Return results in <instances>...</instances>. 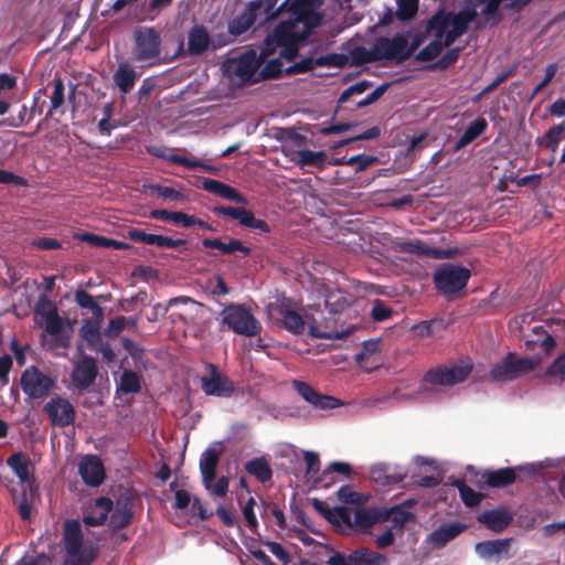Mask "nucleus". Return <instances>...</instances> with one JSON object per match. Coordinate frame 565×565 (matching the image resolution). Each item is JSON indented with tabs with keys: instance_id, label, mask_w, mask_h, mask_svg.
Returning <instances> with one entry per match:
<instances>
[{
	"instance_id": "obj_1",
	"label": "nucleus",
	"mask_w": 565,
	"mask_h": 565,
	"mask_svg": "<svg viewBox=\"0 0 565 565\" xmlns=\"http://www.w3.org/2000/svg\"><path fill=\"white\" fill-rule=\"evenodd\" d=\"M288 14V18L281 20L269 33L263 43V55L271 56L280 49V56L286 61H294L301 45L310 36L312 31L323 23L324 15H316L311 21L299 17L295 11H279Z\"/></svg>"
},
{
	"instance_id": "obj_2",
	"label": "nucleus",
	"mask_w": 565,
	"mask_h": 565,
	"mask_svg": "<svg viewBox=\"0 0 565 565\" xmlns=\"http://www.w3.org/2000/svg\"><path fill=\"white\" fill-rule=\"evenodd\" d=\"M319 297L324 299V306L330 317L319 322L313 316H306L309 321L308 333L316 339H342L344 333L335 328V316L342 313L351 303L350 295L341 289L332 288L324 282L317 284Z\"/></svg>"
},
{
	"instance_id": "obj_3",
	"label": "nucleus",
	"mask_w": 565,
	"mask_h": 565,
	"mask_svg": "<svg viewBox=\"0 0 565 565\" xmlns=\"http://www.w3.org/2000/svg\"><path fill=\"white\" fill-rule=\"evenodd\" d=\"M471 276L468 268L454 264H443L433 275L436 290L447 299L462 291Z\"/></svg>"
},
{
	"instance_id": "obj_4",
	"label": "nucleus",
	"mask_w": 565,
	"mask_h": 565,
	"mask_svg": "<svg viewBox=\"0 0 565 565\" xmlns=\"http://www.w3.org/2000/svg\"><path fill=\"white\" fill-rule=\"evenodd\" d=\"M222 323L234 333L245 337H256L262 331L260 322L248 308L241 303H230L221 312Z\"/></svg>"
},
{
	"instance_id": "obj_5",
	"label": "nucleus",
	"mask_w": 565,
	"mask_h": 565,
	"mask_svg": "<svg viewBox=\"0 0 565 565\" xmlns=\"http://www.w3.org/2000/svg\"><path fill=\"white\" fill-rule=\"evenodd\" d=\"M541 363L540 358H519L515 353H508L490 371L492 381L509 382L533 372Z\"/></svg>"
},
{
	"instance_id": "obj_6",
	"label": "nucleus",
	"mask_w": 565,
	"mask_h": 565,
	"mask_svg": "<svg viewBox=\"0 0 565 565\" xmlns=\"http://www.w3.org/2000/svg\"><path fill=\"white\" fill-rule=\"evenodd\" d=\"M162 39L154 26H137L134 31V60L153 62L160 58Z\"/></svg>"
},
{
	"instance_id": "obj_7",
	"label": "nucleus",
	"mask_w": 565,
	"mask_h": 565,
	"mask_svg": "<svg viewBox=\"0 0 565 565\" xmlns=\"http://www.w3.org/2000/svg\"><path fill=\"white\" fill-rule=\"evenodd\" d=\"M20 385L25 395L33 399L46 397L55 387V379L44 374L38 366L26 367L20 379Z\"/></svg>"
},
{
	"instance_id": "obj_8",
	"label": "nucleus",
	"mask_w": 565,
	"mask_h": 565,
	"mask_svg": "<svg viewBox=\"0 0 565 565\" xmlns=\"http://www.w3.org/2000/svg\"><path fill=\"white\" fill-rule=\"evenodd\" d=\"M472 371L469 363L455 364L451 367L437 366L427 371L423 381L438 386H452L462 383Z\"/></svg>"
},
{
	"instance_id": "obj_9",
	"label": "nucleus",
	"mask_w": 565,
	"mask_h": 565,
	"mask_svg": "<svg viewBox=\"0 0 565 565\" xmlns=\"http://www.w3.org/2000/svg\"><path fill=\"white\" fill-rule=\"evenodd\" d=\"M206 371L207 375L201 377V388L205 395L227 398L235 393V383L215 364L207 363Z\"/></svg>"
},
{
	"instance_id": "obj_10",
	"label": "nucleus",
	"mask_w": 565,
	"mask_h": 565,
	"mask_svg": "<svg viewBox=\"0 0 565 565\" xmlns=\"http://www.w3.org/2000/svg\"><path fill=\"white\" fill-rule=\"evenodd\" d=\"M393 250L401 254H411L416 256H424L433 259H448L455 256V250L436 248L427 245L424 241L401 239L397 238L393 242Z\"/></svg>"
},
{
	"instance_id": "obj_11",
	"label": "nucleus",
	"mask_w": 565,
	"mask_h": 565,
	"mask_svg": "<svg viewBox=\"0 0 565 565\" xmlns=\"http://www.w3.org/2000/svg\"><path fill=\"white\" fill-rule=\"evenodd\" d=\"M268 58L269 56L263 55V46L260 47L259 54L255 51H247L233 62V73L243 83H257L259 82V79H257V71Z\"/></svg>"
},
{
	"instance_id": "obj_12",
	"label": "nucleus",
	"mask_w": 565,
	"mask_h": 565,
	"mask_svg": "<svg viewBox=\"0 0 565 565\" xmlns=\"http://www.w3.org/2000/svg\"><path fill=\"white\" fill-rule=\"evenodd\" d=\"M374 50L379 61L390 60L398 63L406 61L404 50L407 45V38L404 34H396L392 39L380 36L374 42Z\"/></svg>"
},
{
	"instance_id": "obj_13",
	"label": "nucleus",
	"mask_w": 565,
	"mask_h": 565,
	"mask_svg": "<svg viewBox=\"0 0 565 565\" xmlns=\"http://www.w3.org/2000/svg\"><path fill=\"white\" fill-rule=\"evenodd\" d=\"M35 315L42 319L41 326L51 335L62 332L64 322L57 312L56 306L45 296L41 295L35 305Z\"/></svg>"
},
{
	"instance_id": "obj_14",
	"label": "nucleus",
	"mask_w": 565,
	"mask_h": 565,
	"mask_svg": "<svg viewBox=\"0 0 565 565\" xmlns=\"http://www.w3.org/2000/svg\"><path fill=\"white\" fill-rule=\"evenodd\" d=\"M44 411L47 414L53 426L66 427L75 420V408L72 403L63 397L51 398L45 405Z\"/></svg>"
},
{
	"instance_id": "obj_15",
	"label": "nucleus",
	"mask_w": 565,
	"mask_h": 565,
	"mask_svg": "<svg viewBox=\"0 0 565 565\" xmlns=\"http://www.w3.org/2000/svg\"><path fill=\"white\" fill-rule=\"evenodd\" d=\"M97 375L98 366L96 361L92 356L82 355L74 365L71 379L78 391H85L94 384Z\"/></svg>"
},
{
	"instance_id": "obj_16",
	"label": "nucleus",
	"mask_w": 565,
	"mask_h": 565,
	"mask_svg": "<svg viewBox=\"0 0 565 565\" xmlns=\"http://www.w3.org/2000/svg\"><path fill=\"white\" fill-rule=\"evenodd\" d=\"M263 7V0L250 1L244 11L228 23V32L234 36L245 33L259 17H264Z\"/></svg>"
},
{
	"instance_id": "obj_17",
	"label": "nucleus",
	"mask_w": 565,
	"mask_h": 565,
	"mask_svg": "<svg viewBox=\"0 0 565 565\" xmlns=\"http://www.w3.org/2000/svg\"><path fill=\"white\" fill-rule=\"evenodd\" d=\"M294 387L297 393L315 408L333 409L342 405L338 398L316 391L306 382L294 381Z\"/></svg>"
},
{
	"instance_id": "obj_18",
	"label": "nucleus",
	"mask_w": 565,
	"mask_h": 565,
	"mask_svg": "<svg viewBox=\"0 0 565 565\" xmlns=\"http://www.w3.org/2000/svg\"><path fill=\"white\" fill-rule=\"evenodd\" d=\"M114 508V502L110 498L98 497L95 500L87 503L84 508L83 522L86 526H99L103 525L109 513Z\"/></svg>"
},
{
	"instance_id": "obj_19",
	"label": "nucleus",
	"mask_w": 565,
	"mask_h": 565,
	"mask_svg": "<svg viewBox=\"0 0 565 565\" xmlns=\"http://www.w3.org/2000/svg\"><path fill=\"white\" fill-rule=\"evenodd\" d=\"M128 238L134 242L154 245L161 248H179L186 245V241L182 238H172L169 236L146 233L139 228H130L127 233Z\"/></svg>"
},
{
	"instance_id": "obj_20",
	"label": "nucleus",
	"mask_w": 565,
	"mask_h": 565,
	"mask_svg": "<svg viewBox=\"0 0 565 565\" xmlns=\"http://www.w3.org/2000/svg\"><path fill=\"white\" fill-rule=\"evenodd\" d=\"M83 481L89 487H98L104 482L105 469L97 456H85L78 467Z\"/></svg>"
},
{
	"instance_id": "obj_21",
	"label": "nucleus",
	"mask_w": 565,
	"mask_h": 565,
	"mask_svg": "<svg viewBox=\"0 0 565 565\" xmlns=\"http://www.w3.org/2000/svg\"><path fill=\"white\" fill-rule=\"evenodd\" d=\"M63 541L67 557L83 556V533L79 521L67 520L64 523Z\"/></svg>"
},
{
	"instance_id": "obj_22",
	"label": "nucleus",
	"mask_w": 565,
	"mask_h": 565,
	"mask_svg": "<svg viewBox=\"0 0 565 565\" xmlns=\"http://www.w3.org/2000/svg\"><path fill=\"white\" fill-rule=\"evenodd\" d=\"M522 466L507 467L497 470H484L481 472V480L490 488H505L516 481V471H523Z\"/></svg>"
},
{
	"instance_id": "obj_23",
	"label": "nucleus",
	"mask_w": 565,
	"mask_h": 565,
	"mask_svg": "<svg viewBox=\"0 0 565 565\" xmlns=\"http://www.w3.org/2000/svg\"><path fill=\"white\" fill-rule=\"evenodd\" d=\"M324 0H285L279 11H295L305 20L311 21L316 15H324L320 9Z\"/></svg>"
},
{
	"instance_id": "obj_24",
	"label": "nucleus",
	"mask_w": 565,
	"mask_h": 565,
	"mask_svg": "<svg viewBox=\"0 0 565 565\" xmlns=\"http://www.w3.org/2000/svg\"><path fill=\"white\" fill-rule=\"evenodd\" d=\"M222 451V449L209 447L201 455L200 471L205 489H210L211 483H213L216 479V468L220 462Z\"/></svg>"
},
{
	"instance_id": "obj_25",
	"label": "nucleus",
	"mask_w": 565,
	"mask_h": 565,
	"mask_svg": "<svg viewBox=\"0 0 565 565\" xmlns=\"http://www.w3.org/2000/svg\"><path fill=\"white\" fill-rule=\"evenodd\" d=\"M132 500L130 498H120L111 510L108 525L116 532L127 527L132 521Z\"/></svg>"
},
{
	"instance_id": "obj_26",
	"label": "nucleus",
	"mask_w": 565,
	"mask_h": 565,
	"mask_svg": "<svg viewBox=\"0 0 565 565\" xmlns=\"http://www.w3.org/2000/svg\"><path fill=\"white\" fill-rule=\"evenodd\" d=\"M353 516L356 533L370 529L380 521H387L390 519V512L382 511V508H355L353 509Z\"/></svg>"
},
{
	"instance_id": "obj_27",
	"label": "nucleus",
	"mask_w": 565,
	"mask_h": 565,
	"mask_svg": "<svg viewBox=\"0 0 565 565\" xmlns=\"http://www.w3.org/2000/svg\"><path fill=\"white\" fill-rule=\"evenodd\" d=\"M477 520L479 523L486 525L487 529L500 533L509 526L512 521V515L508 510L493 509L481 512Z\"/></svg>"
},
{
	"instance_id": "obj_28",
	"label": "nucleus",
	"mask_w": 565,
	"mask_h": 565,
	"mask_svg": "<svg viewBox=\"0 0 565 565\" xmlns=\"http://www.w3.org/2000/svg\"><path fill=\"white\" fill-rule=\"evenodd\" d=\"M202 189L210 193H213L220 198H223V199H226V200L239 203V204L247 203L246 198L239 191H237L235 188H233L226 183H223L218 180L204 179L202 181Z\"/></svg>"
},
{
	"instance_id": "obj_29",
	"label": "nucleus",
	"mask_w": 565,
	"mask_h": 565,
	"mask_svg": "<svg viewBox=\"0 0 565 565\" xmlns=\"http://www.w3.org/2000/svg\"><path fill=\"white\" fill-rule=\"evenodd\" d=\"M211 44V36L203 25H194L188 34L186 54L191 56L202 55Z\"/></svg>"
},
{
	"instance_id": "obj_30",
	"label": "nucleus",
	"mask_w": 565,
	"mask_h": 565,
	"mask_svg": "<svg viewBox=\"0 0 565 565\" xmlns=\"http://www.w3.org/2000/svg\"><path fill=\"white\" fill-rule=\"evenodd\" d=\"M7 465L11 468L14 475L19 478L22 484L30 488L35 482L34 477L30 473V459L23 452H14L7 459Z\"/></svg>"
},
{
	"instance_id": "obj_31",
	"label": "nucleus",
	"mask_w": 565,
	"mask_h": 565,
	"mask_svg": "<svg viewBox=\"0 0 565 565\" xmlns=\"http://www.w3.org/2000/svg\"><path fill=\"white\" fill-rule=\"evenodd\" d=\"M510 542L509 539L479 542L476 544V553L484 559L499 558L508 555Z\"/></svg>"
},
{
	"instance_id": "obj_32",
	"label": "nucleus",
	"mask_w": 565,
	"mask_h": 565,
	"mask_svg": "<svg viewBox=\"0 0 565 565\" xmlns=\"http://www.w3.org/2000/svg\"><path fill=\"white\" fill-rule=\"evenodd\" d=\"M353 520L352 508L337 507L332 511L330 523L335 526L339 533L352 535L355 533Z\"/></svg>"
},
{
	"instance_id": "obj_33",
	"label": "nucleus",
	"mask_w": 565,
	"mask_h": 565,
	"mask_svg": "<svg viewBox=\"0 0 565 565\" xmlns=\"http://www.w3.org/2000/svg\"><path fill=\"white\" fill-rule=\"evenodd\" d=\"M466 525L460 522H451L441 524L430 534V542L435 546H444L455 537H457L463 530Z\"/></svg>"
},
{
	"instance_id": "obj_34",
	"label": "nucleus",
	"mask_w": 565,
	"mask_h": 565,
	"mask_svg": "<svg viewBox=\"0 0 565 565\" xmlns=\"http://www.w3.org/2000/svg\"><path fill=\"white\" fill-rule=\"evenodd\" d=\"M202 245L205 248L218 249L224 255H231L241 252L244 256H248L252 249L245 246L239 239L231 238L228 243L222 242L220 238H203Z\"/></svg>"
},
{
	"instance_id": "obj_35",
	"label": "nucleus",
	"mask_w": 565,
	"mask_h": 565,
	"mask_svg": "<svg viewBox=\"0 0 565 565\" xmlns=\"http://www.w3.org/2000/svg\"><path fill=\"white\" fill-rule=\"evenodd\" d=\"M280 321L286 330L294 334H302L306 329L305 318L295 310H291L285 306L278 308Z\"/></svg>"
},
{
	"instance_id": "obj_36",
	"label": "nucleus",
	"mask_w": 565,
	"mask_h": 565,
	"mask_svg": "<svg viewBox=\"0 0 565 565\" xmlns=\"http://www.w3.org/2000/svg\"><path fill=\"white\" fill-rule=\"evenodd\" d=\"M114 82L124 94L131 92L135 86L137 73L128 63H120L114 73Z\"/></svg>"
},
{
	"instance_id": "obj_37",
	"label": "nucleus",
	"mask_w": 565,
	"mask_h": 565,
	"mask_svg": "<svg viewBox=\"0 0 565 565\" xmlns=\"http://www.w3.org/2000/svg\"><path fill=\"white\" fill-rule=\"evenodd\" d=\"M488 129V121L483 117H478L473 120L465 130L462 136L455 143V151L467 147L469 143L475 141Z\"/></svg>"
},
{
	"instance_id": "obj_38",
	"label": "nucleus",
	"mask_w": 565,
	"mask_h": 565,
	"mask_svg": "<svg viewBox=\"0 0 565 565\" xmlns=\"http://www.w3.org/2000/svg\"><path fill=\"white\" fill-rule=\"evenodd\" d=\"M350 565H383L386 562L384 555L370 551L366 547H361L349 554Z\"/></svg>"
},
{
	"instance_id": "obj_39",
	"label": "nucleus",
	"mask_w": 565,
	"mask_h": 565,
	"mask_svg": "<svg viewBox=\"0 0 565 565\" xmlns=\"http://www.w3.org/2000/svg\"><path fill=\"white\" fill-rule=\"evenodd\" d=\"M478 13L475 9H465L458 13L449 12V26L460 36L466 33L470 22L475 21Z\"/></svg>"
},
{
	"instance_id": "obj_40",
	"label": "nucleus",
	"mask_w": 565,
	"mask_h": 565,
	"mask_svg": "<svg viewBox=\"0 0 565 565\" xmlns=\"http://www.w3.org/2000/svg\"><path fill=\"white\" fill-rule=\"evenodd\" d=\"M245 470L262 483L270 481L273 477V470L268 461L263 457L247 461Z\"/></svg>"
},
{
	"instance_id": "obj_41",
	"label": "nucleus",
	"mask_w": 565,
	"mask_h": 565,
	"mask_svg": "<svg viewBox=\"0 0 565 565\" xmlns=\"http://www.w3.org/2000/svg\"><path fill=\"white\" fill-rule=\"evenodd\" d=\"M565 137V125L558 124L551 127L544 136L537 140L540 146L545 147L546 149L555 152L558 148L559 142Z\"/></svg>"
},
{
	"instance_id": "obj_42",
	"label": "nucleus",
	"mask_w": 565,
	"mask_h": 565,
	"mask_svg": "<svg viewBox=\"0 0 565 565\" xmlns=\"http://www.w3.org/2000/svg\"><path fill=\"white\" fill-rule=\"evenodd\" d=\"M451 484L458 489L463 504L468 508H475L479 505L483 499V494L476 492L466 483L465 480L456 479L451 482Z\"/></svg>"
},
{
	"instance_id": "obj_43",
	"label": "nucleus",
	"mask_w": 565,
	"mask_h": 565,
	"mask_svg": "<svg viewBox=\"0 0 565 565\" xmlns=\"http://www.w3.org/2000/svg\"><path fill=\"white\" fill-rule=\"evenodd\" d=\"M296 162L301 167H315L323 169L327 162V154L324 151H312L303 149L298 151Z\"/></svg>"
},
{
	"instance_id": "obj_44",
	"label": "nucleus",
	"mask_w": 565,
	"mask_h": 565,
	"mask_svg": "<svg viewBox=\"0 0 565 565\" xmlns=\"http://www.w3.org/2000/svg\"><path fill=\"white\" fill-rule=\"evenodd\" d=\"M76 303L83 308L90 310L94 318L100 320L103 318V308L95 301L94 297L85 290H77L75 292Z\"/></svg>"
},
{
	"instance_id": "obj_45",
	"label": "nucleus",
	"mask_w": 565,
	"mask_h": 565,
	"mask_svg": "<svg viewBox=\"0 0 565 565\" xmlns=\"http://www.w3.org/2000/svg\"><path fill=\"white\" fill-rule=\"evenodd\" d=\"M449 28V12L445 13L443 11H438L434 14L428 23L427 31L434 32L436 39L441 40Z\"/></svg>"
},
{
	"instance_id": "obj_46",
	"label": "nucleus",
	"mask_w": 565,
	"mask_h": 565,
	"mask_svg": "<svg viewBox=\"0 0 565 565\" xmlns=\"http://www.w3.org/2000/svg\"><path fill=\"white\" fill-rule=\"evenodd\" d=\"M281 58L282 57L279 55L278 57L268 61L266 60L263 68L257 75V79L265 81L280 77L281 74L285 72L282 68L284 63Z\"/></svg>"
},
{
	"instance_id": "obj_47",
	"label": "nucleus",
	"mask_w": 565,
	"mask_h": 565,
	"mask_svg": "<svg viewBox=\"0 0 565 565\" xmlns=\"http://www.w3.org/2000/svg\"><path fill=\"white\" fill-rule=\"evenodd\" d=\"M140 388V376L131 370H125L120 376L119 390L125 394H134L138 393Z\"/></svg>"
},
{
	"instance_id": "obj_48",
	"label": "nucleus",
	"mask_w": 565,
	"mask_h": 565,
	"mask_svg": "<svg viewBox=\"0 0 565 565\" xmlns=\"http://www.w3.org/2000/svg\"><path fill=\"white\" fill-rule=\"evenodd\" d=\"M149 216L153 220L171 221L175 224H181L184 227H188V222L190 218L189 214L168 210H152Z\"/></svg>"
},
{
	"instance_id": "obj_49",
	"label": "nucleus",
	"mask_w": 565,
	"mask_h": 565,
	"mask_svg": "<svg viewBox=\"0 0 565 565\" xmlns=\"http://www.w3.org/2000/svg\"><path fill=\"white\" fill-rule=\"evenodd\" d=\"M382 511L390 512V519L393 522V526L403 531L405 524L413 519V513L406 509L399 507L382 508Z\"/></svg>"
},
{
	"instance_id": "obj_50",
	"label": "nucleus",
	"mask_w": 565,
	"mask_h": 565,
	"mask_svg": "<svg viewBox=\"0 0 565 565\" xmlns=\"http://www.w3.org/2000/svg\"><path fill=\"white\" fill-rule=\"evenodd\" d=\"M249 210L244 207L224 206L216 205L212 209V212L217 216H228L233 220L238 221L239 224H244Z\"/></svg>"
},
{
	"instance_id": "obj_51",
	"label": "nucleus",
	"mask_w": 565,
	"mask_h": 565,
	"mask_svg": "<svg viewBox=\"0 0 565 565\" xmlns=\"http://www.w3.org/2000/svg\"><path fill=\"white\" fill-rule=\"evenodd\" d=\"M64 90L65 86L63 79L61 77H55L53 79V94L51 96V108L46 115L47 117L52 115L53 110H56L64 104Z\"/></svg>"
},
{
	"instance_id": "obj_52",
	"label": "nucleus",
	"mask_w": 565,
	"mask_h": 565,
	"mask_svg": "<svg viewBox=\"0 0 565 565\" xmlns=\"http://www.w3.org/2000/svg\"><path fill=\"white\" fill-rule=\"evenodd\" d=\"M338 498L343 503L363 504L367 501V497L363 493L353 491L349 486H343L338 491Z\"/></svg>"
},
{
	"instance_id": "obj_53",
	"label": "nucleus",
	"mask_w": 565,
	"mask_h": 565,
	"mask_svg": "<svg viewBox=\"0 0 565 565\" xmlns=\"http://www.w3.org/2000/svg\"><path fill=\"white\" fill-rule=\"evenodd\" d=\"M443 51V44L440 40H435L419 51L415 58L419 62H430L435 60Z\"/></svg>"
},
{
	"instance_id": "obj_54",
	"label": "nucleus",
	"mask_w": 565,
	"mask_h": 565,
	"mask_svg": "<svg viewBox=\"0 0 565 565\" xmlns=\"http://www.w3.org/2000/svg\"><path fill=\"white\" fill-rule=\"evenodd\" d=\"M397 18L402 21L411 20L418 10V0H397Z\"/></svg>"
},
{
	"instance_id": "obj_55",
	"label": "nucleus",
	"mask_w": 565,
	"mask_h": 565,
	"mask_svg": "<svg viewBox=\"0 0 565 565\" xmlns=\"http://www.w3.org/2000/svg\"><path fill=\"white\" fill-rule=\"evenodd\" d=\"M446 326L444 319H431L422 321L416 326V329L420 337H433L437 330L446 329Z\"/></svg>"
},
{
	"instance_id": "obj_56",
	"label": "nucleus",
	"mask_w": 565,
	"mask_h": 565,
	"mask_svg": "<svg viewBox=\"0 0 565 565\" xmlns=\"http://www.w3.org/2000/svg\"><path fill=\"white\" fill-rule=\"evenodd\" d=\"M351 56L355 65L379 62V57L376 56L374 45L372 46L371 50H367L365 47H356L352 51Z\"/></svg>"
},
{
	"instance_id": "obj_57",
	"label": "nucleus",
	"mask_w": 565,
	"mask_h": 565,
	"mask_svg": "<svg viewBox=\"0 0 565 565\" xmlns=\"http://www.w3.org/2000/svg\"><path fill=\"white\" fill-rule=\"evenodd\" d=\"M255 505L256 501L253 497H250L243 507V516L246 521L248 529L253 534H256L258 529V520L256 518V513L254 510Z\"/></svg>"
},
{
	"instance_id": "obj_58",
	"label": "nucleus",
	"mask_w": 565,
	"mask_h": 565,
	"mask_svg": "<svg viewBox=\"0 0 565 565\" xmlns=\"http://www.w3.org/2000/svg\"><path fill=\"white\" fill-rule=\"evenodd\" d=\"M170 162L180 164L186 169H195V168H202L206 171H215L214 167H211L209 164L203 163L202 161L198 159H191L184 156L173 154L169 158Z\"/></svg>"
},
{
	"instance_id": "obj_59",
	"label": "nucleus",
	"mask_w": 565,
	"mask_h": 565,
	"mask_svg": "<svg viewBox=\"0 0 565 565\" xmlns=\"http://www.w3.org/2000/svg\"><path fill=\"white\" fill-rule=\"evenodd\" d=\"M121 343L124 349L129 353L136 363H142L145 365L143 358L146 351L140 344L130 340L129 338H122Z\"/></svg>"
},
{
	"instance_id": "obj_60",
	"label": "nucleus",
	"mask_w": 565,
	"mask_h": 565,
	"mask_svg": "<svg viewBox=\"0 0 565 565\" xmlns=\"http://www.w3.org/2000/svg\"><path fill=\"white\" fill-rule=\"evenodd\" d=\"M372 86L370 81L363 79L351 86H349L345 90H343L338 99L339 104H343L349 100V98L355 94H362L366 89Z\"/></svg>"
},
{
	"instance_id": "obj_61",
	"label": "nucleus",
	"mask_w": 565,
	"mask_h": 565,
	"mask_svg": "<svg viewBox=\"0 0 565 565\" xmlns=\"http://www.w3.org/2000/svg\"><path fill=\"white\" fill-rule=\"evenodd\" d=\"M545 375L547 377H555L559 381L565 380V353L558 355L553 363L546 369Z\"/></svg>"
},
{
	"instance_id": "obj_62",
	"label": "nucleus",
	"mask_w": 565,
	"mask_h": 565,
	"mask_svg": "<svg viewBox=\"0 0 565 565\" xmlns=\"http://www.w3.org/2000/svg\"><path fill=\"white\" fill-rule=\"evenodd\" d=\"M317 66L316 58L305 57L301 61L294 63L285 70L287 75L303 74L312 71Z\"/></svg>"
},
{
	"instance_id": "obj_63",
	"label": "nucleus",
	"mask_w": 565,
	"mask_h": 565,
	"mask_svg": "<svg viewBox=\"0 0 565 565\" xmlns=\"http://www.w3.org/2000/svg\"><path fill=\"white\" fill-rule=\"evenodd\" d=\"M347 62L343 54L331 53L316 58L317 66L342 67Z\"/></svg>"
},
{
	"instance_id": "obj_64",
	"label": "nucleus",
	"mask_w": 565,
	"mask_h": 565,
	"mask_svg": "<svg viewBox=\"0 0 565 565\" xmlns=\"http://www.w3.org/2000/svg\"><path fill=\"white\" fill-rule=\"evenodd\" d=\"M393 310L387 307L382 300H375L371 311V317L374 321L382 322L391 318Z\"/></svg>"
}]
</instances>
